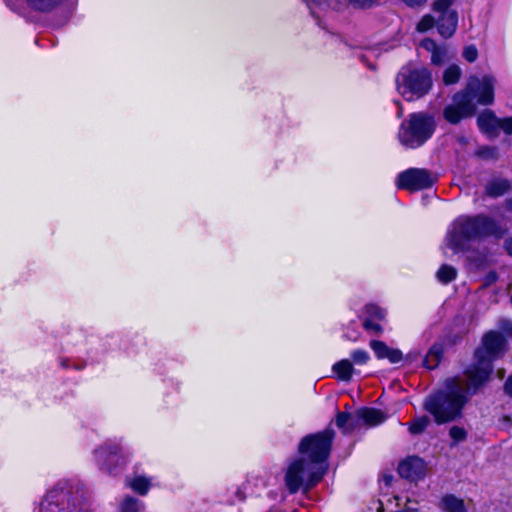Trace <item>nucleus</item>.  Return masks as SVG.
Here are the masks:
<instances>
[{
    "label": "nucleus",
    "instance_id": "1",
    "mask_svg": "<svg viewBox=\"0 0 512 512\" xmlns=\"http://www.w3.org/2000/svg\"><path fill=\"white\" fill-rule=\"evenodd\" d=\"M476 389L471 387L467 378L466 381L460 378L450 379L447 382L446 391L428 397L424 402V408L438 424L452 421L460 416L470 391Z\"/></svg>",
    "mask_w": 512,
    "mask_h": 512
},
{
    "label": "nucleus",
    "instance_id": "2",
    "mask_svg": "<svg viewBox=\"0 0 512 512\" xmlns=\"http://www.w3.org/2000/svg\"><path fill=\"white\" fill-rule=\"evenodd\" d=\"M506 348V340L499 332L490 331L484 335L481 346L475 351L474 363L465 371L471 387L479 388L488 381L493 361L502 356Z\"/></svg>",
    "mask_w": 512,
    "mask_h": 512
},
{
    "label": "nucleus",
    "instance_id": "3",
    "mask_svg": "<svg viewBox=\"0 0 512 512\" xmlns=\"http://www.w3.org/2000/svg\"><path fill=\"white\" fill-rule=\"evenodd\" d=\"M39 512H91V507L79 484L61 480L46 493Z\"/></svg>",
    "mask_w": 512,
    "mask_h": 512
},
{
    "label": "nucleus",
    "instance_id": "4",
    "mask_svg": "<svg viewBox=\"0 0 512 512\" xmlns=\"http://www.w3.org/2000/svg\"><path fill=\"white\" fill-rule=\"evenodd\" d=\"M325 473V469L319 467L317 463L298 455L287 463L284 484L291 494L301 489L307 491L319 483Z\"/></svg>",
    "mask_w": 512,
    "mask_h": 512
},
{
    "label": "nucleus",
    "instance_id": "5",
    "mask_svg": "<svg viewBox=\"0 0 512 512\" xmlns=\"http://www.w3.org/2000/svg\"><path fill=\"white\" fill-rule=\"evenodd\" d=\"M325 473V469L319 467L317 463L298 455L287 463L284 484L291 494L301 489L307 491L319 483Z\"/></svg>",
    "mask_w": 512,
    "mask_h": 512
},
{
    "label": "nucleus",
    "instance_id": "6",
    "mask_svg": "<svg viewBox=\"0 0 512 512\" xmlns=\"http://www.w3.org/2000/svg\"><path fill=\"white\" fill-rule=\"evenodd\" d=\"M494 225L486 217H460L447 233L445 246L453 253L462 251L469 240L493 232Z\"/></svg>",
    "mask_w": 512,
    "mask_h": 512
},
{
    "label": "nucleus",
    "instance_id": "7",
    "mask_svg": "<svg viewBox=\"0 0 512 512\" xmlns=\"http://www.w3.org/2000/svg\"><path fill=\"white\" fill-rule=\"evenodd\" d=\"M435 120L425 113H413L400 125L398 139L407 148L423 145L434 133Z\"/></svg>",
    "mask_w": 512,
    "mask_h": 512
},
{
    "label": "nucleus",
    "instance_id": "8",
    "mask_svg": "<svg viewBox=\"0 0 512 512\" xmlns=\"http://www.w3.org/2000/svg\"><path fill=\"white\" fill-rule=\"evenodd\" d=\"M398 93L407 101L417 100L426 95L432 87V76L424 67H404L396 78Z\"/></svg>",
    "mask_w": 512,
    "mask_h": 512
},
{
    "label": "nucleus",
    "instance_id": "9",
    "mask_svg": "<svg viewBox=\"0 0 512 512\" xmlns=\"http://www.w3.org/2000/svg\"><path fill=\"white\" fill-rule=\"evenodd\" d=\"M333 438L334 432L331 429L307 435L298 445V454L327 471V459Z\"/></svg>",
    "mask_w": 512,
    "mask_h": 512
},
{
    "label": "nucleus",
    "instance_id": "10",
    "mask_svg": "<svg viewBox=\"0 0 512 512\" xmlns=\"http://www.w3.org/2000/svg\"><path fill=\"white\" fill-rule=\"evenodd\" d=\"M496 79L492 75H485L481 78L471 76L468 79L466 88L460 92L462 95H468L475 105H490L494 101V86Z\"/></svg>",
    "mask_w": 512,
    "mask_h": 512
},
{
    "label": "nucleus",
    "instance_id": "11",
    "mask_svg": "<svg viewBox=\"0 0 512 512\" xmlns=\"http://www.w3.org/2000/svg\"><path fill=\"white\" fill-rule=\"evenodd\" d=\"M436 179V176L427 170L411 168L398 175L396 185L400 189L415 191L432 186Z\"/></svg>",
    "mask_w": 512,
    "mask_h": 512
},
{
    "label": "nucleus",
    "instance_id": "12",
    "mask_svg": "<svg viewBox=\"0 0 512 512\" xmlns=\"http://www.w3.org/2000/svg\"><path fill=\"white\" fill-rule=\"evenodd\" d=\"M451 0H438L433 5V11L437 15V29L444 38L451 37L457 27V13L451 9Z\"/></svg>",
    "mask_w": 512,
    "mask_h": 512
},
{
    "label": "nucleus",
    "instance_id": "13",
    "mask_svg": "<svg viewBox=\"0 0 512 512\" xmlns=\"http://www.w3.org/2000/svg\"><path fill=\"white\" fill-rule=\"evenodd\" d=\"M475 111L476 105L473 100L459 92L453 97V103L445 108L444 117L451 124H456L462 118L472 116Z\"/></svg>",
    "mask_w": 512,
    "mask_h": 512
},
{
    "label": "nucleus",
    "instance_id": "14",
    "mask_svg": "<svg viewBox=\"0 0 512 512\" xmlns=\"http://www.w3.org/2000/svg\"><path fill=\"white\" fill-rule=\"evenodd\" d=\"M96 463L103 469L111 471L123 462L120 448L116 444L105 443L94 451Z\"/></svg>",
    "mask_w": 512,
    "mask_h": 512
},
{
    "label": "nucleus",
    "instance_id": "15",
    "mask_svg": "<svg viewBox=\"0 0 512 512\" xmlns=\"http://www.w3.org/2000/svg\"><path fill=\"white\" fill-rule=\"evenodd\" d=\"M399 474L411 481H418L425 477L427 466L423 459L419 457H408L403 460L398 467Z\"/></svg>",
    "mask_w": 512,
    "mask_h": 512
},
{
    "label": "nucleus",
    "instance_id": "16",
    "mask_svg": "<svg viewBox=\"0 0 512 512\" xmlns=\"http://www.w3.org/2000/svg\"><path fill=\"white\" fill-rule=\"evenodd\" d=\"M370 347L379 359H388L393 364L403 360V354L400 350L390 348L381 341H371Z\"/></svg>",
    "mask_w": 512,
    "mask_h": 512
},
{
    "label": "nucleus",
    "instance_id": "17",
    "mask_svg": "<svg viewBox=\"0 0 512 512\" xmlns=\"http://www.w3.org/2000/svg\"><path fill=\"white\" fill-rule=\"evenodd\" d=\"M499 121L491 111H485L478 117V126L484 133L491 137L498 134Z\"/></svg>",
    "mask_w": 512,
    "mask_h": 512
},
{
    "label": "nucleus",
    "instance_id": "18",
    "mask_svg": "<svg viewBox=\"0 0 512 512\" xmlns=\"http://www.w3.org/2000/svg\"><path fill=\"white\" fill-rule=\"evenodd\" d=\"M438 506L443 512H467L463 499L452 494L444 495Z\"/></svg>",
    "mask_w": 512,
    "mask_h": 512
},
{
    "label": "nucleus",
    "instance_id": "19",
    "mask_svg": "<svg viewBox=\"0 0 512 512\" xmlns=\"http://www.w3.org/2000/svg\"><path fill=\"white\" fill-rule=\"evenodd\" d=\"M332 371L337 379L348 382L352 378L354 368L349 360L342 359L332 366Z\"/></svg>",
    "mask_w": 512,
    "mask_h": 512
},
{
    "label": "nucleus",
    "instance_id": "20",
    "mask_svg": "<svg viewBox=\"0 0 512 512\" xmlns=\"http://www.w3.org/2000/svg\"><path fill=\"white\" fill-rule=\"evenodd\" d=\"M359 419L369 426H376L386 419V416L376 409H362L357 413Z\"/></svg>",
    "mask_w": 512,
    "mask_h": 512
},
{
    "label": "nucleus",
    "instance_id": "21",
    "mask_svg": "<svg viewBox=\"0 0 512 512\" xmlns=\"http://www.w3.org/2000/svg\"><path fill=\"white\" fill-rule=\"evenodd\" d=\"M127 485L134 492L140 495H146L151 487V482L144 476H135L127 480Z\"/></svg>",
    "mask_w": 512,
    "mask_h": 512
},
{
    "label": "nucleus",
    "instance_id": "22",
    "mask_svg": "<svg viewBox=\"0 0 512 512\" xmlns=\"http://www.w3.org/2000/svg\"><path fill=\"white\" fill-rule=\"evenodd\" d=\"M443 347L441 344H434L424 358V366L428 369L435 368L442 357Z\"/></svg>",
    "mask_w": 512,
    "mask_h": 512
},
{
    "label": "nucleus",
    "instance_id": "23",
    "mask_svg": "<svg viewBox=\"0 0 512 512\" xmlns=\"http://www.w3.org/2000/svg\"><path fill=\"white\" fill-rule=\"evenodd\" d=\"M27 5L37 11H50L64 0H25Z\"/></svg>",
    "mask_w": 512,
    "mask_h": 512
},
{
    "label": "nucleus",
    "instance_id": "24",
    "mask_svg": "<svg viewBox=\"0 0 512 512\" xmlns=\"http://www.w3.org/2000/svg\"><path fill=\"white\" fill-rule=\"evenodd\" d=\"M461 73V68L458 65L451 64L444 70L442 81L445 85L455 84L460 79Z\"/></svg>",
    "mask_w": 512,
    "mask_h": 512
},
{
    "label": "nucleus",
    "instance_id": "25",
    "mask_svg": "<svg viewBox=\"0 0 512 512\" xmlns=\"http://www.w3.org/2000/svg\"><path fill=\"white\" fill-rule=\"evenodd\" d=\"M436 276L439 282L447 284L456 278L457 271L454 267L445 264L439 268Z\"/></svg>",
    "mask_w": 512,
    "mask_h": 512
},
{
    "label": "nucleus",
    "instance_id": "26",
    "mask_svg": "<svg viewBox=\"0 0 512 512\" xmlns=\"http://www.w3.org/2000/svg\"><path fill=\"white\" fill-rule=\"evenodd\" d=\"M143 503L138 499L127 496L123 499L120 505L121 512H140L143 510Z\"/></svg>",
    "mask_w": 512,
    "mask_h": 512
},
{
    "label": "nucleus",
    "instance_id": "27",
    "mask_svg": "<svg viewBox=\"0 0 512 512\" xmlns=\"http://www.w3.org/2000/svg\"><path fill=\"white\" fill-rule=\"evenodd\" d=\"M430 420L427 416H421L408 423V431L412 435H418L422 433L428 426Z\"/></svg>",
    "mask_w": 512,
    "mask_h": 512
},
{
    "label": "nucleus",
    "instance_id": "28",
    "mask_svg": "<svg viewBox=\"0 0 512 512\" xmlns=\"http://www.w3.org/2000/svg\"><path fill=\"white\" fill-rule=\"evenodd\" d=\"M365 309L368 315L367 319L383 320L386 317V311L377 305L369 304Z\"/></svg>",
    "mask_w": 512,
    "mask_h": 512
},
{
    "label": "nucleus",
    "instance_id": "29",
    "mask_svg": "<svg viewBox=\"0 0 512 512\" xmlns=\"http://www.w3.org/2000/svg\"><path fill=\"white\" fill-rule=\"evenodd\" d=\"M437 22V16L434 17L432 15H425L417 24V31L423 33L432 29Z\"/></svg>",
    "mask_w": 512,
    "mask_h": 512
},
{
    "label": "nucleus",
    "instance_id": "30",
    "mask_svg": "<svg viewBox=\"0 0 512 512\" xmlns=\"http://www.w3.org/2000/svg\"><path fill=\"white\" fill-rule=\"evenodd\" d=\"M508 189V183L506 181L493 182L488 185L487 192L492 196H499L505 193Z\"/></svg>",
    "mask_w": 512,
    "mask_h": 512
},
{
    "label": "nucleus",
    "instance_id": "31",
    "mask_svg": "<svg viewBox=\"0 0 512 512\" xmlns=\"http://www.w3.org/2000/svg\"><path fill=\"white\" fill-rule=\"evenodd\" d=\"M449 435L453 440V444H458L464 441L467 437V432L463 427L452 426L449 431Z\"/></svg>",
    "mask_w": 512,
    "mask_h": 512
},
{
    "label": "nucleus",
    "instance_id": "32",
    "mask_svg": "<svg viewBox=\"0 0 512 512\" xmlns=\"http://www.w3.org/2000/svg\"><path fill=\"white\" fill-rule=\"evenodd\" d=\"M448 58L447 50L444 48L437 47L436 50L432 52L431 62L435 65L442 64Z\"/></svg>",
    "mask_w": 512,
    "mask_h": 512
},
{
    "label": "nucleus",
    "instance_id": "33",
    "mask_svg": "<svg viewBox=\"0 0 512 512\" xmlns=\"http://www.w3.org/2000/svg\"><path fill=\"white\" fill-rule=\"evenodd\" d=\"M336 425L339 428H343L345 430H348L351 425V416L344 412H339L336 417Z\"/></svg>",
    "mask_w": 512,
    "mask_h": 512
},
{
    "label": "nucleus",
    "instance_id": "34",
    "mask_svg": "<svg viewBox=\"0 0 512 512\" xmlns=\"http://www.w3.org/2000/svg\"><path fill=\"white\" fill-rule=\"evenodd\" d=\"M353 361L357 364H365L369 360V355L364 350H355L351 353Z\"/></svg>",
    "mask_w": 512,
    "mask_h": 512
},
{
    "label": "nucleus",
    "instance_id": "35",
    "mask_svg": "<svg viewBox=\"0 0 512 512\" xmlns=\"http://www.w3.org/2000/svg\"><path fill=\"white\" fill-rule=\"evenodd\" d=\"M463 57L468 62H474L478 57V51L475 46L470 45L464 48L463 50Z\"/></svg>",
    "mask_w": 512,
    "mask_h": 512
},
{
    "label": "nucleus",
    "instance_id": "36",
    "mask_svg": "<svg viewBox=\"0 0 512 512\" xmlns=\"http://www.w3.org/2000/svg\"><path fill=\"white\" fill-rule=\"evenodd\" d=\"M499 130H502L506 134H512V117L500 119Z\"/></svg>",
    "mask_w": 512,
    "mask_h": 512
},
{
    "label": "nucleus",
    "instance_id": "37",
    "mask_svg": "<svg viewBox=\"0 0 512 512\" xmlns=\"http://www.w3.org/2000/svg\"><path fill=\"white\" fill-rule=\"evenodd\" d=\"M364 327L368 331H372V332H375V333H378V332H380L382 330L381 326L378 323H376L374 320H372V319H366L364 321Z\"/></svg>",
    "mask_w": 512,
    "mask_h": 512
},
{
    "label": "nucleus",
    "instance_id": "38",
    "mask_svg": "<svg viewBox=\"0 0 512 512\" xmlns=\"http://www.w3.org/2000/svg\"><path fill=\"white\" fill-rule=\"evenodd\" d=\"M378 1L379 0H349V3L358 7H366L377 3Z\"/></svg>",
    "mask_w": 512,
    "mask_h": 512
},
{
    "label": "nucleus",
    "instance_id": "39",
    "mask_svg": "<svg viewBox=\"0 0 512 512\" xmlns=\"http://www.w3.org/2000/svg\"><path fill=\"white\" fill-rule=\"evenodd\" d=\"M421 47H423L427 51H430L431 53L437 49L436 43L431 39H424L421 42Z\"/></svg>",
    "mask_w": 512,
    "mask_h": 512
},
{
    "label": "nucleus",
    "instance_id": "40",
    "mask_svg": "<svg viewBox=\"0 0 512 512\" xmlns=\"http://www.w3.org/2000/svg\"><path fill=\"white\" fill-rule=\"evenodd\" d=\"M404 2L410 7H418L427 2V0H404Z\"/></svg>",
    "mask_w": 512,
    "mask_h": 512
},
{
    "label": "nucleus",
    "instance_id": "41",
    "mask_svg": "<svg viewBox=\"0 0 512 512\" xmlns=\"http://www.w3.org/2000/svg\"><path fill=\"white\" fill-rule=\"evenodd\" d=\"M505 391L508 395L512 396V376H510L505 384Z\"/></svg>",
    "mask_w": 512,
    "mask_h": 512
},
{
    "label": "nucleus",
    "instance_id": "42",
    "mask_svg": "<svg viewBox=\"0 0 512 512\" xmlns=\"http://www.w3.org/2000/svg\"><path fill=\"white\" fill-rule=\"evenodd\" d=\"M395 512H419L417 508L412 506H405L403 509H399Z\"/></svg>",
    "mask_w": 512,
    "mask_h": 512
},
{
    "label": "nucleus",
    "instance_id": "43",
    "mask_svg": "<svg viewBox=\"0 0 512 512\" xmlns=\"http://www.w3.org/2000/svg\"><path fill=\"white\" fill-rule=\"evenodd\" d=\"M507 250L510 255H512V239L508 241L507 243Z\"/></svg>",
    "mask_w": 512,
    "mask_h": 512
},
{
    "label": "nucleus",
    "instance_id": "44",
    "mask_svg": "<svg viewBox=\"0 0 512 512\" xmlns=\"http://www.w3.org/2000/svg\"><path fill=\"white\" fill-rule=\"evenodd\" d=\"M498 375L500 378H503L504 377V371L503 370H498Z\"/></svg>",
    "mask_w": 512,
    "mask_h": 512
},
{
    "label": "nucleus",
    "instance_id": "45",
    "mask_svg": "<svg viewBox=\"0 0 512 512\" xmlns=\"http://www.w3.org/2000/svg\"><path fill=\"white\" fill-rule=\"evenodd\" d=\"M402 113H403V110H402V108H401V107H399V109H398V113H397L398 117H401V116H402Z\"/></svg>",
    "mask_w": 512,
    "mask_h": 512
},
{
    "label": "nucleus",
    "instance_id": "46",
    "mask_svg": "<svg viewBox=\"0 0 512 512\" xmlns=\"http://www.w3.org/2000/svg\"><path fill=\"white\" fill-rule=\"evenodd\" d=\"M508 325H509V328H508V329H506V331H507L508 333H511V334H512V324H511V323H509Z\"/></svg>",
    "mask_w": 512,
    "mask_h": 512
},
{
    "label": "nucleus",
    "instance_id": "47",
    "mask_svg": "<svg viewBox=\"0 0 512 512\" xmlns=\"http://www.w3.org/2000/svg\"><path fill=\"white\" fill-rule=\"evenodd\" d=\"M366 58V55L361 56V60L364 61Z\"/></svg>",
    "mask_w": 512,
    "mask_h": 512
}]
</instances>
